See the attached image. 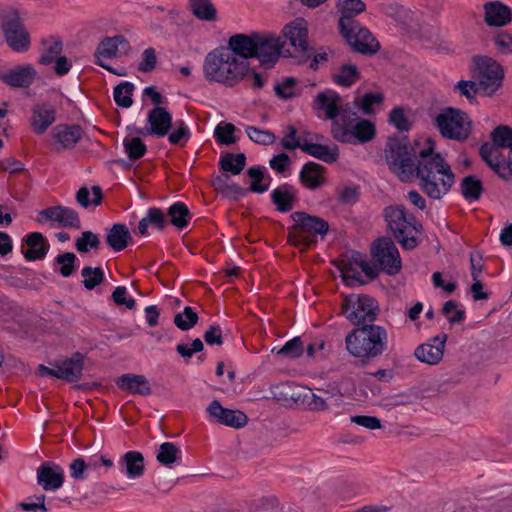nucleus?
<instances>
[{
    "mask_svg": "<svg viewBox=\"0 0 512 512\" xmlns=\"http://www.w3.org/2000/svg\"><path fill=\"white\" fill-rule=\"evenodd\" d=\"M169 225L168 218L161 208L150 207L145 217L138 223V232L142 236L148 235V228L152 227L157 230H163Z\"/></svg>",
    "mask_w": 512,
    "mask_h": 512,
    "instance_id": "c9c22d12",
    "label": "nucleus"
},
{
    "mask_svg": "<svg viewBox=\"0 0 512 512\" xmlns=\"http://www.w3.org/2000/svg\"><path fill=\"white\" fill-rule=\"evenodd\" d=\"M157 56L154 48L149 47L142 52L138 70L142 73H150L156 68Z\"/></svg>",
    "mask_w": 512,
    "mask_h": 512,
    "instance_id": "0e129e2a",
    "label": "nucleus"
},
{
    "mask_svg": "<svg viewBox=\"0 0 512 512\" xmlns=\"http://www.w3.org/2000/svg\"><path fill=\"white\" fill-rule=\"evenodd\" d=\"M105 242L114 252H120L134 241L128 227L125 224L116 223L106 234Z\"/></svg>",
    "mask_w": 512,
    "mask_h": 512,
    "instance_id": "2f4dec72",
    "label": "nucleus"
},
{
    "mask_svg": "<svg viewBox=\"0 0 512 512\" xmlns=\"http://www.w3.org/2000/svg\"><path fill=\"white\" fill-rule=\"evenodd\" d=\"M263 171H265V166L261 165L248 168L246 173L250 179V186L247 188L249 192L263 194L268 191V184H263Z\"/></svg>",
    "mask_w": 512,
    "mask_h": 512,
    "instance_id": "5fc2aeb1",
    "label": "nucleus"
},
{
    "mask_svg": "<svg viewBox=\"0 0 512 512\" xmlns=\"http://www.w3.org/2000/svg\"><path fill=\"white\" fill-rule=\"evenodd\" d=\"M111 297L117 306L124 305L129 310L134 309L136 306V301L131 296H127V289L125 286H117Z\"/></svg>",
    "mask_w": 512,
    "mask_h": 512,
    "instance_id": "774afa93",
    "label": "nucleus"
},
{
    "mask_svg": "<svg viewBox=\"0 0 512 512\" xmlns=\"http://www.w3.org/2000/svg\"><path fill=\"white\" fill-rule=\"evenodd\" d=\"M345 345L348 353L364 366L387 350V330L374 322L356 326L346 335Z\"/></svg>",
    "mask_w": 512,
    "mask_h": 512,
    "instance_id": "20e7f679",
    "label": "nucleus"
},
{
    "mask_svg": "<svg viewBox=\"0 0 512 512\" xmlns=\"http://www.w3.org/2000/svg\"><path fill=\"white\" fill-rule=\"evenodd\" d=\"M83 369V356L79 353L71 358L58 360L52 364V367L39 365L38 373L40 376H53L68 382H75L80 379Z\"/></svg>",
    "mask_w": 512,
    "mask_h": 512,
    "instance_id": "ddd939ff",
    "label": "nucleus"
},
{
    "mask_svg": "<svg viewBox=\"0 0 512 512\" xmlns=\"http://www.w3.org/2000/svg\"><path fill=\"white\" fill-rule=\"evenodd\" d=\"M382 216L387 223L388 230L392 233L403 250L412 251L420 245V238L417 236H409L406 207L404 205L386 206L383 209Z\"/></svg>",
    "mask_w": 512,
    "mask_h": 512,
    "instance_id": "1a4fd4ad",
    "label": "nucleus"
},
{
    "mask_svg": "<svg viewBox=\"0 0 512 512\" xmlns=\"http://www.w3.org/2000/svg\"><path fill=\"white\" fill-rule=\"evenodd\" d=\"M459 188L462 197L469 203L479 201L484 193L483 182L473 174L463 177Z\"/></svg>",
    "mask_w": 512,
    "mask_h": 512,
    "instance_id": "4c0bfd02",
    "label": "nucleus"
},
{
    "mask_svg": "<svg viewBox=\"0 0 512 512\" xmlns=\"http://www.w3.org/2000/svg\"><path fill=\"white\" fill-rule=\"evenodd\" d=\"M247 163L246 154L243 152H222L218 161L219 170L222 174L239 175L245 168Z\"/></svg>",
    "mask_w": 512,
    "mask_h": 512,
    "instance_id": "e433bc0d",
    "label": "nucleus"
},
{
    "mask_svg": "<svg viewBox=\"0 0 512 512\" xmlns=\"http://www.w3.org/2000/svg\"><path fill=\"white\" fill-rule=\"evenodd\" d=\"M492 41L501 54H512V35L506 31L496 33Z\"/></svg>",
    "mask_w": 512,
    "mask_h": 512,
    "instance_id": "69168bd1",
    "label": "nucleus"
},
{
    "mask_svg": "<svg viewBox=\"0 0 512 512\" xmlns=\"http://www.w3.org/2000/svg\"><path fill=\"white\" fill-rule=\"evenodd\" d=\"M53 138L59 144V148H71L80 138V128L78 126L58 125L53 130Z\"/></svg>",
    "mask_w": 512,
    "mask_h": 512,
    "instance_id": "ea45409f",
    "label": "nucleus"
},
{
    "mask_svg": "<svg viewBox=\"0 0 512 512\" xmlns=\"http://www.w3.org/2000/svg\"><path fill=\"white\" fill-rule=\"evenodd\" d=\"M493 153L499 148H510L512 150V128L507 125H499L490 134Z\"/></svg>",
    "mask_w": 512,
    "mask_h": 512,
    "instance_id": "09e8293b",
    "label": "nucleus"
},
{
    "mask_svg": "<svg viewBox=\"0 0 512 512\" xmlns=\"http://www.w3.org/2000/svg\"><path fill=\"white\" fill-rule=\"evenodd\" d=\"M454 90L459 91L461 96L466 97L470 104H474L477 102L476 94L482 91L481 88H479V85L471 80H460L454 86Z\"/></svg>",
    "mask_w": 512,
    "mask_h": 512,
    "instance_id": "052dcab7",
    "label": "nucleus"
},
{
    "mask_svg": "<svg viewBox=\"0 0 512 512\" xmlns=\"http://www.w3.org/2000/svg\"><path fill=\"white\" fill-rule=\"evenodd\" d=\"M245 132L249 139L256 144L272 145L276 140V136L272 131L262 130L255 126H246Z\"/></svg>",
    "mask_w": 512,
    "mask_h": 512,
    "instance_id": "13d9d810",
    "label": "nucleus"
},
{
    "mask_svg": "<svg viewBox=\"0 0 512 512\" xmlns=\"http://www.w3.org/2000/svg\"><path fill=\"white\" fill-rule=\"evenodd\" d=\"M274 91L276 96L282 100H290L302 92L301 89H298V80L292 76L284 77L281 82H277Z\"/></svg>",
    "mask_w": 512,
    "mask_h": 512,
    "instance_id": "49530a36",
    "label": "nucleus"
},
{
    "mask_svg": "<svg viewBox=\"0 0 512 512\" xmlns=\"http://www.w3.org/2000/svg\"><path fill=\"white\" fill-rule=\"evenodd\" d=\"M192 216L188 206L180 201L170 205L166 213L169 224H172L178 230L185 229L189 225Z\"/></svg>",
    "mask_w": 512,
    "mask_h": 512,
    "instance_id": "58836bf2",
    "label": "nucleus"
},
{
    "mask_svg": "<svg viewBox=\"0 0 512 512\" xmlns=\"http://www.w3.org/2000/svg\"><path fill=\"white\" fill-rule=\"evenodd\" d=\"M56 263L60 266L59 272L64 277H69L76 268L77 257L74 253L66 252L56 257Z\"/></svg>",
    "mask_w": 512,
    "mask_h": 512,
    "instance_id": "680f3d73",
    "label": "nucleus"
},
{
    "mask_svg": "<svg viewBox=\"0 0 512 512\" xmlns=\"http://www.w3.org/2000/svg\"><path fill=\"white\" fill-rule=\"evenodd\" d=\"M206 411L215 422L235 429L244 427L248 422V417L244 412L225 408L218 400H213Z\"/></svg>",
    "mask_w": 512,
    "mask_h": 512,
    "instance_id": "dca6fc26",
    "label": "nucleus"
},
{
    "mask_svg": "<svg viewBox=\"0 0 512 512\" xmlns=\"http://www.w3.org/2000/svg\"><path fill=\"white\" fill-rule=\"evenodd\" d=\"M282 48L283 44L275 35L255 31L253 54L264 69H271L275 66L281 56Z\"/></svg>",
    "mask_w": 512,
    "mask_h": 512,
    "instance_id": "9b49d317",
    "label": "nucleus"
},
{
    "mask_svg": "<svg viewBox=\"0 0 512 512\" xmlns=\"http://www.w3.org/2000/svg\"><path fill=\"white\" fill-rule=\"evenodd\" d=\"M203 73L207 81L227 87H233L249 76L253 78L254 89H261L265 85L261 73L252 68L248 61L233 56L225 46H219L205 56Z\"/></svg>",
    "mask_w": 512,
    "mask_h": 512,
    "instance_id": "7ed1b4c3",
    "label": "nucleus"
},
{
    "mask_svg": "<svg viewBox=\"0 0 512 512\" xmlns=\"http://www.w3.org/2000/svg\"><path fill=\"white\" fill-rule=\"evenodd\" d=\"M182 452L172 442H164L159 446L156 459L166 467H171L172 464L181 461Z\"/></svg>",
    "mask_w": 512,
    "mask_h": 512,
    "instance_id": "c03bdc74",
    "label": "nucleus"
},
{
    "mask_svg": "<svg viewBox=\"0 0 512 512\" xmlns=\"http://www.w3.org/2000/svg\"><path fill=\"white\" fill-rule=\"evenodd\" d=\"M389 123L401 132L409 131L411 129V123L405 116L404 109L402 107H395L390 111Z\"/></svg>",
    "mask_w": 512,
    "mask_h": 512,
    "instance_id": "e2e57ef3",
    "label": "nucleus"
},
{
    "mask_svg": "<svg viewBox=\"0 0 512 512\" xmlns=\"http://www.w3.org/2000/svg\"><path fill=\"white\" fill-rule=\"evenodd\" d=\"M311 390L312 389L310 388L302 386H287L284 387V389L279 392L276 398L278 400H284L285 402L290 400L297 406L301 405L307 408L311 395Z\"/></svg>",
    "mask_w": 512,
    "mask_h": 512,
    "instance_id": "a19ab883",
    "label": "nucleus"
},
{
    "mask_svg": "<svg viewBox=\"0 0 512 512\" xmlns=\"http://www.w3.org/2000/svg\"><path fill=\"white\" fill-rule=\"evenodd\" d=\"M484 22L488 27H504L512 22V9L501 1L483 4Z\"/></svg>",
    "mask_w": 512,
    "mask_h": 512,
    "instance_id": "aec40b11",
    "label": "nucleus"
},
{
    "mask_svg": "<svg viewBox=\"0 0 512 512\" xmlns=\"http://www.w3.org/2000/svg\"><path fill=\"white\" fill-rule=\"evenodd\" d=\"M130 49L131 45L124 35L105 36L98 42V58L113 59L119 51L128 54Z\"/></svg>",
    "mask_w": 512,
    "mask_h": 512,
    "instance_id": "b1692460",
    "label": "nucleus"
},
{
    "mask_svg": "<svg viewBox=\"0 0 512 512\" xmlns=\"http://www.w3.org/2000/svg\"><path fill=\"white\" fill-rule=\"evenodd\" d=\"M304 352V344L301 337L296 336L287 341L280 349L273 348L272 353L289 359H298Z\"/></svg>",
    "mask_w": 512,
    "mask_h": 512,
    "instance_id": "864d4df0",
    "label": "nucleus"
},
{
    "mask_svg": "<svg viewBox=\"0 0 512 512\" xmlns=\"http://www.w3.org/2000/svg\"><path fill=\"white\" fill-rule=\"evenodd\" d=\"M384 101V94L382 92H367L361 98L357 97L353 104L362 111L364 115H371L373 113V105H379Z\"/></svg>",
    "mask_w": 512,
    "mask_h": 512,
    "instance_id": "6e6d98bb",
    "label": "nucleus"
},
{
    "mask_svg": "<svg viewBox=\"0 0 512 512\" xmlns=\"http://www.w3.org/2000/svg\"><path fill=\"white\" fill-rule=\"evenodd\" d=\"M294 224L288 227L287 242L295 247L314 245L319 237L324 240L329 232V223L317 215L295 211L290 215Z\"/></svg>",
    "mask_w": 512,
    "mask_h": 512,
    "instance_id": "39448f33",
    "label": "nucleus"
},
{
    "mask_svg": "<svg viewBox=\"0 0 512 512\" xmlns=\"http://www.w3.org/2000/svg\"><path fill=\"white\" fill-rule=\"evenodd\" d=\"M340 34L346 40L349 46L363 55H373L380 49V44L372 33L365 27L349 25L344 29H339Z\"/></svg>",
    "mask_w": 512,
    "mask_h": 512,
    "instance_id": "f8f14e48",
    "label": "nucleus"
},
{
    "mask_svg": "<svg viewBox=\"0 0 512 512\" xmlns=\"http://www.w3.org/2000/svg\"><path fill=\"white\" fill-rule=\"evenodd\" d=\"M171 132L166 135L168 136V141L172 145H177L183 147L191 138V131L186 123L182 120H176L173 125Z\"/></svg>",
    "mask_w": 512,
    "mask_h": 512,
    "instance_id": "8fccbe9b",
    "label": "nucleus"
},
{
    "mask_svg": "<svg viewBox=\"0 0 512 512\" xmlns=\"http://www.w3.org/2000/svg\"><path fill=\"white\" fill-rule=\"evenodd\" d=\"M422 191L432 199H441L442 193L434 177H419Z\"/></svg>",
    "mask_w": 512,
    "mask_h": 512,
    "instance_id": "338daca9",
    "label": "nucleus"
},
{
    "mask_svg": "<svg viewBox=\"0 0 512 512\" xmlns=\"http://www.w3.org/2000/svg\"><path fill=\"white\" fill-rule=\"evenodd\" d=\"M38 483L46 491L59 489L64 482V471L58 465L43 464L37 472Z\"/></svg>",
    "mask_w": 512,
    "mask_h": 512,
    "instance_id": "c85d7f7f",
    "label": "nucleus"
},
{
    "mask_svg": "<svg viewBox=\"0 0 512 512\" xmlns=\"http://www.w3.org/2000/svg\"><path fill=\"white\" fill-rule=\"evenodd\" d=\"M255 31L251 33H237L228 39L225 46L236 58L244 61L254 58Z\"/></svg>",
    "mask_w": 512,
    "mask_h": 512,
    "instance_id": "4be33fe9",
    "label": "nucleus"
},
{
    "mask_svg": "<svg viewBox=\"0 0 512 512\" xmlns=\"http://www.w3.org/2000/svg\"><path fill=\"white\" fill-rule=\"evenodd\" d=\"M49 249V243L39 232L27 235L26 242L22 247L24 257L29 261L43 259Z\"/></svg>",
    "mask_w": 512,
    "mask_h": 512,
    "instance_id": "7c9ffc66",
    "label": "nucleus"
},
{
    "mask_svg": "<svg viewBox=\"0 0 512 512\" xmlns=\"http://www.w3.org/2000/svg\"><path fill=\"white\" fill-rule=\"evenodd\" d=\"M146 122L152 128H155L154 137L162 138L172 129L173 118L166 108L154 107L148 112Z\"/></svg>",
    "mask_w": 512,
    "mask_h": 512,
    "instance_id": "a878e982",
    "label": "nucleus"
},
{
    "mask_svg": "<svg viewBox=\"0 0 512 512\" xmlns=\"http://www.w3.org/2000/svg\"><path fill=\"white\" fill-rule=\"evenodd\" d=\"M270 199L278 212L288 213L299 201L298 190L289 183H283L272 190Z\"/></svg>",
    "mask_w": 512,
    "mask_h": 512,
    "instance_id": "5701e85b",
    "label": "nucleus"
},
{
    "mask_svg": "<svg viewBox=\"0 0 512 512\" xmlns=\"http://www.w3.org/2000/svg\"><path fill=\"white\" fill-rule=\"evenodd\" d=\"M301 150L306 154L317 158L328 164L335 163L339 158V149L337 145L327 146L319 143H311L303 140Z\"/></svg>",
    "mask_w": 512,
    "mask_h": 512,
    "instance_id": "f704fd0d",
    "label": "nucleus"
},
{
    "mask_svg": "<svg viewBox=\"0 0 512 512\" xmlns=\"http://www.w3.org/2000/svg\"><path fill=\"white\" fill-rule=\"evenodd\" d=\"M199 320L198 314L190 306L184 307L183 312L174 316V324L182 331H188L193 328Z\"/></svg>",
    "mask_w": 512,
    "mask_h": 512,
    "instance_id": "4d7b16f0",
    "label": "nucleus"
},
{
    "mask_svg": "<svg viewBox=\"0 0 512 512\" xmlns=\"http://www.w3.org/2000/svg\"><path fill=\"white\" fill-rule=\"evenodd\" d=\"M427 146L416 151L407 136H390L385 144L384 154L389 170L398 176L434 177L435 171L446 164L440 153L434 151L435 142L426 139Z\"/></svg>",
    "mask_w": 512,
    "mask_h": 512,
    "instance_id": "f03ea898",
    "label": "nucleus"
},
{
    "mask_svg": "<svg viewBox=\"0 0 512 512\" xmlns=\"http://www.w3.org/2000/svg\"><path fill=\"white\" fill-rule=\"evenodd\" d=\"M341 311L345 318L356 327L375 322L379 312V305L372 296L352 293L345 295Z\"/></svg>",
    "mask_w": 512,
    "mask_h": 512,
    "instance_id": "0eeeda50",
    "label": "nucleus"
},
{
    "mask_svg": "<svg viewBox=\"0 0 512 512\" xmlns=\"http://www.w3.org/2000/svg\"><path fill=\"white\" fill-rule=\"evenodd\" d=\"M458 302L456 300H448L443 304L442 314L448 319L452 325L461 324L466 319V312L464 309H458Z\"/></svg>",
    "mask_w": 512,
    "mask_h": 512,
    "instance_id": "bf43d9fd",
    "label": "nucleus"
},
{
    "mask_svg": "<svg viewBox=\"0 0 512 512\" xmlns=\"http://www.w3.org/2000/svg\"><path fill=\"white\" fill-rule=\"evenodd\" d=\"M337 8L341 13L338 28L344 29L349 25L357 26L358 21L354 18L365 10L366 5L362 0H339Z\"/></svg>",
    "mask_w": 512,
    "mask_h": 512,
    "instance_id": "473e14b6",
    "label": "nucleus"
},
{
    "mask_svg": "<svg viewBox=\"0 0 512 512\" xmlns=\"http://www.w3.org/2000/svg\"><path fill=\"white\" fill-rule=\"evenodd\" d=\"M122 144L125 154L132 162L143 158L147 153V146L140 137L126 135Z\"/></svg>",
    "mask_w": 512,
    "mask_h": 512,
    "instance_id": "a18cd8bd",
    "label": "nucleus"
},
{
    "mask_svg": "<svg viewBox=\"0 0 512 512\" xmlns=\"http://www.w3.org/2000/svg\"><path fill=\"white\" fill-rule=\"evenodd\" d=\"M63 49L62 42L55 37H50L43 41V51L40 56L39 62L42 65H51L57 59Z\"/></svg>",
    "mask_w": 512,
    "mask_h": 512,
    "instance_id": "de8ad7c7",
    "label": "nucleus"
},
{
    "mask_svg": "<svg viewBox=\"0 0 512 512\" xmlns=\"http://www.w3.org/2000/svg\"><path fill=\"white\" fill-rule=\"evenodd\" d=\"M36 70L30 64L20 65L6 72L2 79L13 87H29L36 77Z\"/></svg>",
    "mask_w": 512,
    "mask_h": 512,
    "instance_id": "72a5a7b5",
    "label": "nucleus"
},
{
    "mask_svg": "<svg viewBox=\"0 0 512 512\" xmlns=\"http://www.w3.org/2000/svg\"><path fill=\"white\" fill-rule=\"evenodd\" d=\"M285 39L295 48L299 54V63L306 62L314 53V48L308 44L307 22L303 18H296L291 23L285 25L282 30Z\"/></svg>",
    "mask_w": 512,
    "mask_h": 512,
    "instance_id": "4468645a",
    "label": "nucleus"
},
{
    "mask_svg": "<svg viewBox=\"0 0 512 512\" xmlns=\"http://www.w3.org/2000/svg\"><path fill=\"white\" fill-rule=\"evenodd\" d=\"M447 339L448 335L446 333L434 336L430 339V342L419 345L414 351V356L422 363L438 364L443 358Z\"/></svg>",
    "mask_w": 512,
    "mask_h": 512,
    "instance_id": "a211bd4d",
    "label": "nucleus"
},
{
    "mask_svg": "<svg viewBox=\"0 0 512 512\" xmlns=\"http://www.w3.org/2000/svg\"><path fill=\"white\" fill-rule=\"evenodd\" d=\"M373 262L387 275L394 276L402 269V260L395 243L390 237L381 236L373 241L370 248Z\"/></svg>",
    "mask_w": 512,
    "mask_h": 512,
    "instance_id": "9d476101",
    "label": "nucleus"
},
{
    "mask_svg": "<svg viewBox=\"0 0 512 512\" xmlns=\"http://www.w3.org/2000/svg\"><path fill=\"white\" fill-rule=\"evenodd\" d=\"M211 185L223 198L232 201H239L249 192L248 189L241 187L237 183H230V176L228 174L216 175L212 179Z\"/></svg>",
    "mask_w": 512,
    "mask_h": 512,
    "instance_id": "393cba45",
    "label": "nucleus"
},
{
    "mask_svg": "<svg viewBox=\"0 0 512 512\" xmlns=\"http://www.w3.org/2000/svg\"><path fill=\"white\" fill-rule=\"evenodd\" d=\"M192 14L202 21H216L217 10L211 0H189Z\"/></svg>",
    "mask_w": 512,
    "mask_h": 512,
    "instance_id": "37998d69",
    "label": "nucleus"
},
{
    "mask_svg": "<svg viewBox=\"0 0 512 512\" xmlns=\"http://www.w3.org/2000/svg\"><path fill=\"white\" fill-rule=\"evenodd\" d=\"M135 85L132 82L124 81L114 87V101L122 108H130L133 104L132 95Z\"/></svg>",
    "mask_w": 512,
    "mask_h": 512,
    "instance_id": "603ef678",
    "label": "nucleus"
},
{
    "mask_svg": "<svg viewBox=\"0 0 512 512\" xmlns=\"http://www.w3.org/2000/svg\"><path fill=\"white\" fill-rule=\"evenodd\" d=\"M472 73L479 78V88L485 96H492L502 86L503 67L489 56L475 55L472 58Z\"/></svg>",
    "mask_w": 512,
    "mask_h": 512,
    "instance_id": "6e6552de",
    "label": "nucleus"
},
{
    "mask_svg": "<svg viewBox=\"0 0 512 512\" xmlns=\"http://www.w3.org/2000/svg\"><path fill=\"white\" fill-rule=\"evenodd\" d=\"M236 132L240 130L232 123L220 122L214 129L213 137L220 146H231L239 141Z\"/></svg>",
    "mask_w": 512,
    "mask_h": 512,
    "instance_id": "79ce46f5",
    "label": "nucleus"
},
{
    "mask_svg": "<svg viewBox=\"0 0 512 512\" xmlns=\"http://www.w3.org/2000/svg\"><path fill=\"white\" fill-rule=\"evenodd\" d=\"M56 112L49 103H37L31 108L29 118L30 126L37 135L44 134L47 129L55 122Z\"/></svg>",
    "mask_w": 512,
    "mask_h": 512,
    "instance_id": "412c9836",
    "label": "nucleus"
},
{
    "mask_svg": "<svg viewBox=\"0 0 512 512\" xmlns=\"http://www.w3.org/2000/svg\"><path fill=\"white\" fill-rule=\"evenodd\" d=\"M434 125L440 134L450 140L465 141L472 131V121L461 109L445 107L434 119Z\"/></svg>",
    "mask_w": 512,
    "mask_h": 512,
    "instance_id": "423d86ee",
    "label": "nucleus"
},
{
    "mask_svg": "<svg viewBox=\"0 0 512 512\" xmlns=\"http://www.w3.org/2000/svg\"><path fill=\"white\" fill-rule=\"evenodd\" d=\"M119 469L129 479H137L143 476L145 471L144 456L138 451H128L120 459Z\"/></svg>",
    "mask_w": 512,
    "mask_h": 512,
    "instance_id": "c756f323",
    "label": "nucleus"
},
{
    "mask_svg": "<svg viewBox=\"0 0 512 512\" xmlns=\"http://www.w3.org/2000/svg\"><path fill=\"white\" fill-rule=\"evenodd\" d=\"M3 33L8 46L18 53L30 48V35L17 14L9 15L2 23Z\"/></svg>",
    "mask_w": 512,
    "mask_h": 512,
    "instance_id": "2eb2a0df",
    "label": "nucleus"
},
{
    "mask_svg": "<svg viewBox=\"0 0 512 512\" xmlns=\"http://www.w3.org/2000/svg\"><path fill=\"white\" fill-rule=\"evenodd\" d=\"M313 108L323 110L331 120L332 137L340 142L352 145L372 141L376 136V127L368 119L360 118L350 103H343L339 93L326 89L316 95Z\"/></svg>",
    "mask_w": 512,
    "mask_h": 512,
    "instance_id": "f257e3e1",
    "label": "nucleus"
},
{
    "mask_svg": "<svg viewBox=\"0 0 512 512\" xmlns=\"http://www.w3.org/2000/svg\"><path fill=\"white\" fill-rule=\"evenodd\" d=\"M361 79V73L353 64H343L339 72L333 76L336 84L343 87H350Z\"/></svg>",
    "mask_w": 512,
    "mask_h": 512,
    "instance_id": "3c124183",
    "label": "nucleus"
},
{
    "mask_svg": "<svg viewBox=\"0 0 512 512\" xmlns=\"http://www.w3.org/2000/svg\"><path fill=\"white\" fill-rule=\"evenodd\" d=\"M324 173L325 168L322 165L309 161L302 167L299 181L305 188L314 191L324 185L326 181Z\"/></svg>",
    "mask_w": 512,
    "mask_h": 512,
    "instance_id": "bb28decb",
    "label": "nucleus"
},
{
    "mask_svg": "<svg viewBox=\"0 0 512 512\" xmlns=\"http://www.w3.org/2000/svg\"><path fill=\"white\" fill-rule=\"evenodd\" d=\"M51 221L58 226L67 228H80V219L76 211L65 206H54L39 212L38 222Z\"/></svg>",
    "mask_w": 512,
    "mask_h": 512,
    "instance_id": "6ab92c4d",
    "label": "nucleus"
},
{
    "mask_svg": "<svg viewBox=\"0 0 512 512\" xmlns=\"http://www.w3.org/2000/svg\"><path fill=\"white\" fill-rule=\"evenodd\" d=\"M117 386L131 394L148 396L152 393L149 381L144 375L127 373L116 379Z\"/></svg>",
    "mask_w": 512,
    "mask_h": 512,
    "instance_id": "cd10ccee",
    "label": "nucleus"
},
{
    "mask_svg": "<svg viewBox=\"0 0 512 512\" xmlns=\"http://www.w3.org/2000/svg\"><path fill=\"white\" fill-rule=\"evenodd\" d=\"M479 154L486 165L502 180L508 181L512 177V150L509 152L507 161L501 152H497L493 158V147L490 143L484 142L479 149Z\"/></svg>",
    "mask_w": 512,
    "mask_h": 512,
    "instance_id": "f3484780",
    "label": "nucleus"
}]
</instances>
